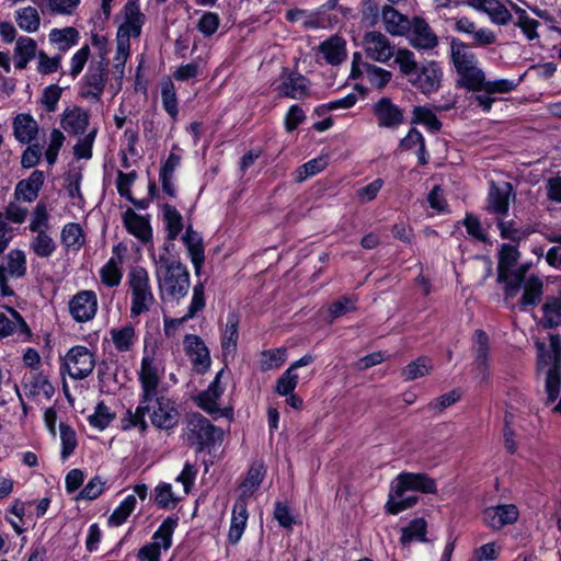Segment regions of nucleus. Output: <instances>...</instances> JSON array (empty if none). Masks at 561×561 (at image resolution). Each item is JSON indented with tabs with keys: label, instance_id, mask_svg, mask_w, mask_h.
<instances>
[{
	"label": "nucleus",
	"instance_id": "nucleus-37",
	"mask_svg": "<svg viewBox=\"0 0 561 561\" xmlns=\"http://www.w3.org/2000/svg\"><path fill=\"white\" fill-rule=\"evenodd\" d=\"M13 130L16 140L30 144L38 133V124L30 114H19L13 121Z\"/></svg>",
	"mask_w": 561,
	"mask_h": 561
},
{
	"label": "nucleus",
	"instance_id": "nucleus-32",
	"mask_svg": "<svg viewBox=\"0 0 561 561\" xmlns=\"http://www.w3.org/2000/svg\"><path fill=\"white\" fill-rule=\"evenodd\" d=\"M182 239L187 249L195 272L198 274L205 261L203 239L198 232L192 229L191 226L186 228Z\"/></svg>",
	"mask_w": 561,
	"mask_h": 561
},
{
	"label": "nucleus",
	"instance_id": "nucleus-2",
	"mask_svg": "<svg viewBox=\"0 0 561 561\" xmlns=\"http://www.w3.org/2000/svg\"><path fill=\"white\" fill-rule=\"evenodd\" d=\"M408 491L434 494L437 491L436 482L426 473H400L390 485L389 499L386 503L388 513L396 515L417 503L419 497L407 495Z\"/></svg>",
	"mask_w": 561,
	"mask_h": 561
},
{
	"label": "nucleus",
	"instance_id": "nucleus-52",
	"mask_svg": "<svg viewBox=\"0 0 561 561\" xmlns=\"http://www.w3.org/2000/svg\"><path fill=\"white\" fill-rule=\"evenodd\" d=\"M19 328L26 329V323L18 311L10 308L9 316L0 313V340L13 334Z\"/></svg>",
	"mask_w": 561,
	"mask_h": 561
},
{
	"label": "nucleus",
	"instance_id": "nucleus-39",
	"mask_svg": "<svg viewBox=\"0 0 561 561\" xmlns=\"http://www.w3.org/2000/svg\"><path fill=\"white\" fill-rule=\"evenodd\" d=\"M265 477L264 466L253 465L250 467L248 474L243 482L240 484V494L237 500H243L248 503L249 499L253 495V493L259 489L263 479Z\"/></svg>",
	"mask_w": 561,
	"mask_h": 561
},
{
	"label": "nucleus",
	"instance_id": "nucleus-28",
	"mask_svg": "<svg viewBox=\"0 0 561 561\" xmlns=\"http://www.w3.org/2000/svg\"><path fill=\"white\" fill-rule=\"evenodd\" d=\"M43 184L44 173L39 170H35L27 179L18 182L14 188V198L16 201L32 203L37 198Z\"/></svg>",
	"mask_w": 561,
	"mask_h": 561
},
{
	"label": "nucleus",
	"instance_id": "nucleus-27",
	"mask_svg": "<svg viewBox=\"0 0 561 561\" xmlns=\"http://www.w3.org/2000/svg\"><path fill=\"white\" fill-rule=\"evenodd\" d=\"M89 123V112L79 106L66 108L60 121L64 130L73 136L83 135Z\"/></svg>",
	"mask_w": 561,
	"mask_h": 561
},
{
	"label": "nucleus",
	"instance_id": "nucleus-61",
	"mask_svg": "<svg viewBox=\"0 0 561 561\" xmlns=\"http://www.w3.org/2000/svg\"><path fill=\"white\" fill-rule=\"evenodd\" d=\"M359 14L362 23L365 26L374 27L377 25L380 16L379 3L377 0H362L359 3Z\"/></svg>",
	"mask_w": 561,
	"mask_h": 561
},
{
	"label": "nucleus",
	"instance_id": "nucleus-41",
	"mask_svg": "<svg viewBox=\"0 0 561 561\" xmlns=\"http://www.w3.org/2000/svg\"><path fill=\"white\" fill-rule=\"evenodd\" d=\"M37 49L36 42L28 36H21L14 48V62L16 69L26 68L27 64L35 57Z\"/></svg>",
	"mask_w": 561,
	"mask_h": 561
},
{
	"label": "nucleus",
	"instance_id": "nucleus-15",
	"mask_svg": "<svg viewBox=\"0 0 561 561\" xmlns=\"http://www.w3.org/2000/svg\"><path fill=\"white\" fill-rule=\"evenodd\" d=\"M408 43L419 51L433 50L438 46L439 39L430 24L420 16L411 20L409 32L404 33Z\"/></svg>",
	"mask_w": 561,
	"mask_h": 561
},
{
	"label": "nucleus",
	"instance_id": "nucleus-57",
	"mask_svg": "<svg viewBox=\"0 0 561 561\" xmlns=\"http://www.w3.org/2000/svg\"><path fill=\"white\" fill-rule=\"evenodd\" d=\"M412 124L425 125L432 131H438L442 123L434 112L425 106H415L413 110Z\"/></svg>",
	"mask_w": 561,
	"mask_h": 561
},
{
	"label": "nucleus",
	"instance_id": "nucleus-18",
	"mask_svg": "<svg viewBox=\"0 0 561 561\" xmlns=\"http://www.w3.org/2000/svg\"><path fill=\"white\" fill-rule=\"evenodd\" d=\"M379 127L396 129L404 122L403 111L389 98H381L373 106Z\"/></svg>",
	"mask_w": 561,
	"mask_h": 561
},
{
	"label": "nucleus",
	"instance_id": "nucleus-55",
	"mask_svg": "<svg viewBox=\"0 0 561 561\" xmlns=\"http://www.w3.org/2000/svg\"><path fill=\"white\" fill-rule=\"evenodd\" d=\"M5 274L13 277H23L26 273V256L21 250H12L7 255Z\"/></svg>",
	"mask_w": 561,
	"mask_h": 561
},
{
	"label": "nucleus",
	"instance_id": "nucleus-63",
	"mask_svg": "<svg viewBox=\"0 0 561 561\" xmlns=\"http://www.w3.org/2000/svg\"><path fill=\"white\" fill-rule=\"evenodd\" d=\"M115 419V414L110 411L103 402L99 403L92 415L89 416L90 424L99 431L105 430Z\"/></svg>",
	"mask_w": 561,
	"mask_h": 561
},
{
	"label": "nucleus",
	"instance_id": "nucleus-46",
	"mask_svg": "<svg viewBox=\"0 0 561 561\" xmlns=\"http://www.w3.org/2000/svg\"><path fill=\"white\" fill-rule=\"evenodd\" d=\"M512 9L515 13V26L519 27L528 41H534L539 37L537 28L539 22L531 19L526 10L522 9L517 4L512 3Z\"/></svg>",
	"mask_w": 561,
	"mask_h": 561
},
{
	"label": "nucleus",
	"instance_id": "nucleus-36",
	"mask_svg": "<svg viewBox=\"0 0 561 561\" xmlns=\"http://www.w3.org/2000/svg\"><path fill=\"white\" fill-rule=\"evenodd\" d=\"M476 9L486 13L497 25H506L513 20V14L500 0H478Z\"/></svg>",
	"mask_w": 561,
	"mask_h": 561
},
{
	"label": "nucleus",
	"instance_id": "nucleus-48",
	"mask_svg": "<svg viewBox=\"0 0 561 561\" xmlns=\"http://www.w3.org/2000/svg\"><path fill=\"white\" fill-rule=\"evenodd\" d=\"M56 242L47 233V231L36 232L30 241V249L34 252L36 256L42 259L50 257L56 251Z\"/></svg>",
	"mask_w": 561,
	"mask_h": 561
},
{
	"label": "nucleus",
	"instance_id": "nucleus-49",
	"mask_svg": "<svg viewBox=\"0 0 561 561\" xmlns=\"http://www.w3.org/2000/svg\"><path fill=\"white\" fill-rule=\"evenodd\" d=\"M163 219L167 228V238L173 241L183 229V217L174 206H163Z\"/></svg>",
	"mask_w": 561,
	"mask_h": 561
},
{
	"label": "nucleus",
	"instance_id": "nucleus-22",
	"mask_svg": "<svg viewBox=\"0 0 561 561\" xmlns=\"http://www.w3.org/2000/svg\"><path fill=\"white\" fill-rule=\"evenodd\" d=\"M454 30L458 33L467 34L471 37L474 46H488L496 42V35L486 27H478L477 24L467 16L456 20Z\"/></svg>",
	"mask_w": 561,
	"mask_h": 561
},
{
	"label": "nucleus",
	"instance_id": "nucleus-4",
	"mask_svg": "<svg viewBox=\"0 0 561 561\" xmlns=\"http://www.w3.org/2000/svg\"><path fill=\"white\" fill-rule=\"evenodd\" d=\"M126 284L130 293V317L137 318L148 312L156 299L147 270L142 266L130 268Z\"/></svg>",
	"mask_w": 561,
	"mask_h": 561
},
{
	"label": "nucleus",
	"instance_id": "nucleus-62",
	"mask_svg": "<svg viewBox=\"0 0 561 561\" xmlns=\"http://www.w3.org/2000/svg\"><path fill=\"white\" fill-rule=\"evenodd\" d=\"M59 432L61 442L60 457L62 460H66L77 447L76 432L66 423H60Z\"/></svg>",
	"mask_w": 561,
	"mask_h": 561
},
{
	"label": "nucleus",
	"instance_id": "nucleus-10",
	"mask_svg": "<svg viewBox=\"0 0 561 561\" xmlns=\"http://www.w3.org/2000/svg\"><path fill=\"white\" fill-rule=\"evenodd\" d=\"M94 354L85 346H72L64 357V367L72 379L87 378L94 369Z\"/></svg>",
	"mask_w": 561,
	"mask_h": 561
},
{
	"label": "nucleus",
	"instance_id": "nucleus-25",
	"mask_svg": "<svg viewBox=\"0 0 561 561\" xmlns=\"http://www.w3.org/2000/svg\"><path fill=\"white\" fill-rule=\"evenodd\" d=\"M483 518L490 528L499 530L518 519V510L513 504L492 506L484 511Z\"/></svg>",
	"mask_w": 561,
	"mask_h": 561
},
{
	"label": "nucleus",
	"instance_id": "nucleus-19",
	"mask_svg": "<svg viewBox=\"0 0 561 561\" xmlns=\"http://www.w3.org/2000/svg\"><path fill=\"white\" fill-rule=\"evenodd\" d=\"M139 382L141 388L140 397H144L145 401L150 400L154 393L159 392V368L154 358L150 355H145L141 359Z\"/></svg>",
	"mask_w": 561,
	"mask_h": 561
},
{
	"label": "nucleus",
	"instance_id": "nucleus-58",
	"mask_svg": "<svg viewBox=\"0 0 561 561\" xmlns=\"http://www.w3.org/2000/svg\"><path fill=\"white\" fill-rule=\"evenodd\" d=\"M542 309V321L546 328H557L561 325V300L556 297L549 298Z\"/></svg>",
	"mask_w": 561,
	"mask_h": 561
},
{
	"label": "nucleus",
	"instance_id": "nucleus-3",
	"mask_svg": "<svg viewBox=\"0 0 561 561\" xmlns=\"http://www.w3.org/2000/svg\"><path fill=\"white\" fill-rule=\"evenodd\" d=\"M450 57L459 76L458 85L470 91L480 89L485 78L479 60L470 47L458 38L450 42Z\"/></svg>",
	"mask_w": 561,
	"mask_h": 561
},
{
	"label": "nucleus",
	"instance_id": "nucleus-11",
	"mask_svg": "<svg viewBox=\"0 0 561 561\" xmlns=\"http://www.w3.org/2000/svg\"><path fill=\"white\" fill-rule=\"evenodd\" d=\"M520 253L515 245L505 243L502 245L500 251V257L497 263V282L505 283L510 282V294H514L515 288L514 282L519 277V273L528 272V265H520L516 268H513L517 263Z\"/></svg>",
	"mask_w": 561,
	"mask_h": 561
},
{
	"label": "nucleus",
	"instance_id": "nucleus-21",
	"mask_svg": "<svg viewBox=\"0 0 561 561\" xmlns=\"http://www.w3.org/2000/svg\"><path fill=\"white\" fill-rule=\"evenodd\" d=\"M224 375V369L219 370L208 386V388L201 392L197 397L198 405L208 414L214 415L219 413L220 415L228 416L230 410H220L217 400L224 393L225 388L220 383V378Z\"/></svg>",
	"mask_w": 561,
	"mask_h": 561
},
{
	"label": "nucleus",
	"instance_id": "nucleus-47",
	"mask_svg": "<svg viewBox=\"0 0 561 561\" xmlns=\"http://www.w3.org/2000/svg\"><path fill=\"white\" fill-rule=\"evenodd\" d=\"M160 85L162 106L164 111L170 115V117L175 121L178 117L179 108L174 83L170 78H165L161 81Z\"/></svg>",
	"mask_w": 561,
	"mask_h": 561
},
{
	"label": "nucleus",
	"instance_id": "nucleus-1",
	"mask_svg": "<svg viewBox=\"0 0 561 561\" xmlns=\"http://www.w3.org/2000/svg\"><path fill=\"white\" fill-rule=\"evenodd\" d=\"M148 414L150 422L153 426L160 430H171L179 423V411L175 408L174 402L157 392L150 400H146L144 397L139 398V404L136 410H127L125 415L122 417V430L128 431L137 427L141 433H146L148 430V423L145 415Z\"/></svg>",
	"mask_w": 561,
	"mask_h": 561
},
{
	"label": "nucleus",
	"instance_id": "nucleus-30",
	"mask_svg": "<svg viewBox=\"0 0 561 561\" xmlns=\"http://www.w3.org/2000/svg\"><path fill=\"white\" fill-rule=\"evenodd\" d=\"M124 225L127 231L139 239L142 243H148L152 239V229L149 220L136 214L133 209H128L124 214Z\"/></svg>",
	"mask_w": 561,
	"mask_h": 561
},
{
	"label": "nucleus",
	"instance_id": "nucleus-60",
	"mask_svg": "<svg viewBox=\"0 0 561 561\" xmlns=\"http://www.w3.org/2000/svg\"><path fill=\"white\" fill-rule=\"evenodd\" d=\"M28 228L34 233L46 232L49 229V215L44 203L39 202L34 207Z\"/></svg>",
	"mask_w": 561,
	"mask_h": 561
},
{
	"label": "nucleus",
	"instance_id": "nucleus-45",
	"mask_svg": "<svg viewBox=\"0 0 561 561\" xmlns=\"http://www.w3.org/2000/svg\"><path fill=\"white\" fill-rule=\"evenodd\" d=\"M433 369L432 359L426 356H421L415 360L409 363L402 370L401 377L404 381H412L424 376L430 375Z\"/></svg>",
	"mask_w": 561,
	"mask_h": 561
},
{
	"label": "nucleus",
	"instance_id": "nucleus-43",
	"mask_svg": "<svg viewBox=\"0 0 561 561\" xmlns=\"http://www.w3.org/2000/svg\"><path fill=\"white\" fill-rule=\"evenodd\" d=\"M60 240L67 250L73 251H79L85 242L83 230L77 222H69L64 226Z\"/></svg>",
	"mask_w": 561,
	"mask_h": 561
},
{
	"label": "nucleus",
	"instance_id": "nucleus-7",
	"mask_svg": "<svg viewBox=\"0 0 561 561\" xmlns=\"http://www.w3.org/2000/svg\"><path fill=\"white\" fill-rule=\"evenodd\" d=\"M107 80V60L92 61L82 78L79 95L90 102H100Z\"/></svg>",
	"mask_w": 561,
	"mask_h": 561
},
{
	"label": "nucleus",
	"instance_id": "nucleus-56",
	"mask_svg": "<svg viewBox=\"0 0 561 561\" xmlns=\"http://www.w3.org/2000/svg\"><path fill=\"white\" fill-rule=\"evenodd\" d=\"M364 70L366 71V79L367 81L377 89L385 88L391 80L392 73L383 69L381 67H378L374 64L364 65Z\"/></svg>",
	"mask_w": 561,
	"mask_h": 561
},
{
	"label": "nucleus",
	"instance_id": "nucleus-17",
	"mask_svg": "<svg viewBox=\"0 0 561 561\" xmlns=\"http://www.w3.org/2000/svg\"><path fill=\"white\" fill-rule=\"evenodd\" d=\"M511 197H515L511 183L502 182L496 184L491 182L485 210L489 214L497 216V218H504L510 210Z\"/></svg>",
	"mask_w": 561,
	"mask_h": 561
},
{
	"label": "nucleus",
	"instance_id": "nucleus-50",
	"mask_svg": "<svg viewBox=\"0 0 561 561\" xmlns=\"http://www.w3.org/2000/svg\"><path fill=\"white\" fill-rule=\"evenodd\" d=\"M15 20L20 28L27 33L36 32L41 24L37 9L31 5L18 10Z\"/></svg>",
	"mask_w": 561,
	"mask_h": 561
},
{
	"label": "nucleus",
	"instance_id": "nucleus-59",
	"mask_svg": "<svg viewBox=\"0 0 561 561\" xmlns=\"http://www.w3.org/2000/svg\"><path fill=\"white\" fill-rule=\"evenodd\" d=\"M130 55V44L116 42V54L113 59V75L121 85L125 73V64Z\"/></svg>",
	"mask_w": 561,
	"mask_h": 561
},
{
	"label": "nucleus",
	"instance_id": "nucleus-34",
	"mask_svg": "<svg viewBox=\"0 0 561 561\" xmlns=\"http://www.w3.org/2000/svg\"><path fill=\"white\" fill-rule=\"evenodd\" d=\"M476 9L486 13L497 25H506L513 20V14L500 0H478Z\"/></svg>",
	"mask_w": 561,
	"mask_h": 561
},
{
	"label": "nucleus",
	"instance_id": "nucleus-14",
	"mask_svg": "<svg viewBox=\"0 0 561 561\" xmlns=\"http://www.w3.org/2000/svg\"><path fill=\"white\" fill-rule=\"evenodd\" d=\"M443 70L435 60H425L420 65L409 83L423 94L438 91L442 84Z\"/></svg>",
	"mask_w": 561,
	"mask_h": 561
},
{
	"label": "nucleus",
	"instance_id": "nucleus-29",
	"mask_svg": "<svg viewBox=\"0 0 561 561\" xmlns=\"http://www.w3.org/2000/svg\"><path fill=\"white\" fill-rule=\"evenodd\" d=\"M248 503L243 500H236L232 508L228 540L236 545L241 539L248 522Z\"/></svg>",
	"mask_w": 561,
	"mask_h": 561
},
{
	"label": "nucleus",
	"instance_id": "nucleus-16",
	"mask_svg": "<svg viewBox=\"0 0 561 561\" xmlns=\"http://www.w3.org/2000/svg\"><path fill=\"white\" fill-rule=\"evenodd\" d=\"M69 313L78 323H85L94 319L99 302L93 290H80L68 302Z\"/></svg>",
	"mask_w": 561,
	"mask_h": 561
},
{
	"label": "nucleus",
	"instance_id": "nucleus-40",
	"mask_svg": "<svg viewBox=\"0 0 561 561\" xmlns=\"http://www.w3.org/2000/svg\"><path fill=\"white\" fill-rule=\"evenodd\" d=\"M239 325V317L231 312L227 317L226 327L221 334V347L224 352V356L233 355L237 348V343L239 339L238 333Z\"/></svg>",
	"mask_w": 561,
	"mask_h": 561
},
{
	"label": "nucleus",
	"instance_id": "nucleus-44",
	"mask_svg": "<svg viewBox=\"0 0 561 561\" xmlns=\"http://www.w3.org/2000/svg\"><path fill=\"white\" fill-rule=\"evenodd\" d=\"M121 264L122 260L119 257H111L100 268V278L103 285L110 288L119 286L123 278Z\"/></svg>",
	"mask_w": 561,
	"mask_h": 561
},
{
	"label": "nucleus",
	"instance_id": "nucleus-23",
	"mask_svg": "<svg viewBox=\"0 0 561 561\" xmlns=\"http://www.w3.org/2000/svg\"><path fill=\"white\" fill-rule=\"evenodd\" d=\"M551 347L553 350V363L546 371L545 389L547 393L546 404L554 402L560 396L561 373H560V352L558 348V340H551Z\"/></svg>",
	"mask_w": 561,
	"mask_h": 561
},
{
	"label": "nucleus",
	"instance_id": "nucleus-38",
	"mask_svg": "<svg viewBox=\"0 0 561 561\" xmlns=\"http://www.w3.org/2000/svg\"><path fill=\"white\" fill-rule=\"evenodd\" d=\"M111 340L115 348L121 353H126L133 350L137 334L131 323H126L119 328H113L110 331Z\"/></svg>",
	"mask_w": 561,
	"mask_h": 561
},
{
	"label": "nucleus",
	"instance_id": "nucleus-13",
	"mask_svg": "<svg viewBox=\"0 0 561 561\" xmlns=\"http://www.w3.org/2000/svg\"><path fill=\"white\" fill-rule=\"evenodd\" d=\"M145 20V14L140 11L139 0H127L124 5V21L117 28L116 42L130 44L131 37H139Z\"/></svg>",
	"mask_w": 561,
	"mask_h": 561
},
{
	"label": "nucleus",
	"instance_id": "nucleus-53",
	"mask_svg": "<svg viewBox=\"0 0 561 561\" xmlns=\"http://www.w3.org/2000/svg\"><path fill=\"white\" fill-rule=\"evenodd\" d=\"M136 503L137 501L134 494L127 495L110 515L107 520L108 525L116 527L124 524L135 510Z\"/></svg>",
	"mask_w": 561,
	"mask_h": 561
},
{
	"label": "nucleus",
	"instance_id": "nucleus-33",
	"mask_svg": "<svg viewBox=\"0 0 561 561\" xmlns=\"http://www.w3.org/2000/svg\"><path fill=\"white\" fill-rule=\"evenodd\" d=\"M319 50L330 65H340L346 57V42L340 36H331L322 42Z\"/></svg>",
	"mask_w": 561,
	"mask_h": 561
},
{
	"label": "nucleus",
	"instance_id": "nucleus-9",
	"mask_svg": "<svg viewBox=\"0 0 561 561\" xmlns=\"http://www.w3.org/2000/svg\"><path fill=\"white\" fill-rule=\"evenodd\" d=\"M178 526V518L167 517L152 536V542L145 545L138 552L139 561H160L161 549L172 546V535Z\"/></svg>",
	"mask_w": 561,
	"mask_h": 561
},
{
	"label": "nucleus",
	"instance_id": "nucleus-6",
	"mask_svg": "<svg viewBox=\"0 0 561 561\" xmlns=\"http://www.w3.org/2000/svg\"><path fill=\"white\" fill-rule=\"evenodd\" d=\"M221 431L199 413H192L186 417L185 439L187 444L195 446L197 451L215 445L221 439Z\"/></svg>",
	"mask_w": 561,
	"mask_h": 561
},
{
	"label": "nucleus",
	"instance_id": "nucleus-20",
	"mask_svg": "<svg viewBox=\"0 0 561 561\" xmlns=\"http://www.w3.org/2000/svg\"><path fill=\"white\" fill-rule=\"evenodd\" d=\"M473 369L476 377L485 381L489 377V336L482 330H477L473 335Z\"/></svg>",
	"mask_w": 561,
	"mask_h": 561
},
{
	"label": "nucleus",
	"instance_id": "nucleus-24",
	"mask_svg": "<svg viewBox=\"0 0 561 561\" xmlns=\"http://www.w3.org/2000/svg\"><path fill=\"white\" fill-rule=\"evenodd\" d=\"M309 80L298 72L284 71L282 82L278 85V94L294 99L301 100L309 95Z\"/></svg>",
	"mask_w": 561,
	"mask_h": 561
},
{
	"label": "nucleus",
	"instance_id": "nucleus-31",
	"mask_svg": "<svg viewBox=\"0 0 561 561\" xmlns=\"http://www.w3.org/2000/svg\"><path fill=\"white\" fill-rule=\"evenodd\" d=\"M381 18L387 33L393 36H403L409 32L411 20L401 14L391 5H385L381 10Z\"/></svg>",
	"mask_w": 561,
	"mask_h": 561
},
{
	"label": "nucleus",
	"instance_id": "nucleus-35",
	"mask_svg": "<svg viewBox=\"0 0 561 561\" xmlns=\"http://www.w3.org/2000/svg\"><path fill=\"white\" fill-rule=\"evenodd\" d=\"M476 9L486 13L497 25H506L513 20V14L500 0H478Z\"/></svg>",
	"mask_w": 561,
	"mask_h": 561
},
{
	"label": "nucleus",
	"instance_id": "nucleus-12",
	"mask_svg": "<svg viewBox=\"0 0 561 561\" xmlns=\"http://www.w3.org/2000/svg\"><path fill=\"white\" fill-rule=\"evenodd\" d=\"M362 47L366 57L375 62L387 64L394 56V45L383 33L368 31L362 39Z\"/></svg>",
	"mask_w": 561,
	"mask_h": 561
},
{
	"label": "nucleus",
	"instance_id": "nucleus-5",
	"mask_svg": "<svg viewBox=\"0 0 561 561\" xmlns=\"http://www.w3.org/2000/svg\"><path fill=\"white\" fill-rule=\"evenodd\" d=\"M156 278L163 301H180L187 295L191 287L190 272L183 263L163 271Z\"/></svg>",
	"mask_w": 561,
	"mask_h": 561
},
{
	"label": "nucleus",
	"instance_id": "nucleus-51",
	"mask_svg": "<svg viewBox=\"0 0 561 561\" xmlns=\"http://www.w3.org/2000/svg\"><path fill=\"white\" fill-rule=\"evenodd\" d=\"M426 535V523L423 518H416L410 522V524L402 528L400 542L403 546L411 543L412 541H425Z\"/></svg>",
	"mask_w": 561,
	"mask_h": 561
},
{
	"label": "nucleus",
	"instance_id": "nucleus-8",
	"mask_svg": "<svg viewBox=\"0 0 561 561\" xmlns=\"http://www.w3.org/2000/svg\"><path fill=\"white\" fill-rule=\"evenodd\" d=\"M518 276L517 280L513 284L516 287L514 294H510V282L504 283L505 298H514L523 289L520 306L523 308L537 306L543 294V282L537 275L528 274V272L519 273Z\"/></svg>",
	"mask_w": 561,
	"mask_h": 561
},
{
	"label": "nucleus",
	"instance_id": "nucleus-42",
	"mask_svg": "<svg viewBox=\"0 0 561 561\" xmlns=\"http://www.w3.org/2000/svg\"><path fill=\"white\" fill-rule=\"evenodd\" d=\"M392 58L394 64L399 68L400 75L408 81L412 78V76L420 67L415 58V54L408 48L394 49V56Z\"/></svg>",
	"mask_w": 561,
	"mask_h": 561
},
{
	"label": "nucleus",
	"instance_id": "nucleus-54",
	"mask_svg": "<svg viewBox=\"0 0 561 561\" xmlns=\"http://www.w3.org/2000/svg\"><path fill=\"white\" fill-rule=\"evenodd\" d=\"M48 37L51 43L59 45L60 50H67L77 43L78 31L73 27L53 28Z\"/></svg>",
	"mask_w": 561,
	"mask_h": 561
},
{
	"label": "nucleus",
	"instance_id": "nucleus-64",
	"mask_svg": "<svg viewBox=\"0 0 561 561\" xmlns=\"http://www.w3.org/2000/svg\"><path fill=\"white\" fill-rule=\"evenodd\" d=\"M98 134V129H91L85 136L80 137L73 146V154L77 159H90L92 157V147Z\"/></svg>",
	"mask_w": 561,
	"mask_h": 561
},
{
	"label": "nucleus",
	"instance_id": "nucleus-26",
	"mask_svg": "<svg viewBox=\"0 0 561 561\" xmlns=\"http://www.w3.org/2000/svg\"><path fill=\"white\" fill-rule=\"evenodd\" d=\"M184 343L194 369L199 374L205 373L210 366V355L203 340L197 335H187Z\"/></svg>",
	"mask_w": 561,
	"mask_h": 561
}]
</instances>
